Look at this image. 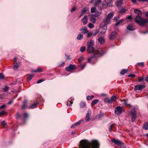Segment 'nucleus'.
I'll use <instances>...</instances> for the list:
<instances>
[{"instance_id": "obj_53", "label": "nucleus", "mask_w": 148, "mask_h": 148, "mask_svg": "<svg viewBox=\"0 0 148 148\" xmlns=\"http://www.w3.org/2000/svg\"><path fill=\"white\" fill-rule=\"evenodd\" d=\"M44 81H45V79H40L38 81H37V82L36 83L37 84L43 82Z\"/></svg>"}, {"instance_id": "obj_43", "label": "nucleus", "mask_w": 148, "mask_h": 148, "mask_svg": "<svg viewBox=\"0 0 148 148\" xmlns=\"http://www.w3.org/2000/svg\"><path fill=\"white\" fill-rule=\"evenodd\" d=\"M90 21L92 22L93 23H95L96 22V20L95 18L92 17L90 18Z\"/></svg>"}, {"instance_id": "obj_47", "label": "nucleus", "mask_w": 148, "mask_h": 148, "mask_svg": "<svg viewBox=\"0 0 148 148\" xmlns=\"http://www.w3.org/2000/svg\"><path fill=\"white\" fill-rule=\"evenodd\" d=\"M144 81V78L143 77H139L138 78V81L139 82H143Z\"/></svg>"}, {"instance_id": "obj_13", "label": "nucleus", "mask_w": 148, "mask_h": 148, "mask_svg": "<svg viewBox=\"0 0 148 148\" xmlns=\"http://www.w3.org/2000/svg\"><path fill=\"white\" fill-rule=\"evenodd\" d=\"M88 47L93 46L94 45V41L92 40H90L87 42Z\"/></svg>"}, {"instance_id": "obj_2", "label": "nucleus", "mask_w": 148, "mask_h": 148, "mask_svg": "<svg viewBox=\"0 0 148 148\" xmlns=\"http://www.w3.org/2000/svg\"><path fill=\"white\" fill-rule=\"evenodd\" d=\"M99 148V144L96 140H92L91 142L87 140H82L80 142L79 148Z\"/></svg>"}, {"instance_id": "obj_39", "label": "nucleus", "mask_w": 148, "mask_h": 148, "mask_svg": "<svg viewBox=\"0 0 148 148\" xmlns=\"http://www.w3.org/2000/svg\"><path fill=\"white\" fill-rule=\"evenodd\" d=\"M28 117V114L27 113H25L23 114L24 120H26Z\"/></svg>"}, {"instance_id": "obj_32", "label": "nucleus", "mask_w": 148, "mask_h": 148, "mask_svg": "<svg viewBox=\"0 0 148 148\" xmlns=\"http://www.w3.org/2000/svg\"><path fill=\"white\" fill-rule=\"evenodd\" d=\"M95 36V35H94L93 32L88 33L87 34V37L88 38H89L91 36Z\"/></svg>"}, {"instance_id": "obj_19", "label": "nucleus", "mask_w": 148, "mask_h": 148, "mask_svg": "<svg viewBox=\"0 0 148 148\" xmlns=\"http://www.w3.org/2000/svg\"><path fill=\"white\" fill-rule=\"evenodd\" d=\"M102 30L101 31V33L102 34H105L107 29V27H106V26H105L104 27L103 25V27L102 28Z\"/></svg>"}, {"instance_id": "obj_40", "label": "nucleus", "mask_w": 148, "mask_h": 148, "mask_svg": "<svg viewBox=\"0 0 148 148\" xmlns=\"http://www.w3.org/2000/svg\"><path fill=\"white\" fill-rule=\"evenodd\" d=\"M105 116V114L104 113H101L99 114L98 115V117L99 119L102 118Z\"/></svg>"}, {"instance_id": "obj_30", "label": "nucleus", "mask_w": 148, "mask_h": 148, "mask_svg": "<svg viewBox=\"0 0 148 148\" xmlns=\"http://www.w3.org/2000/svg\"><path fill=\"white\" fill-rule=\"evenodd\" d=\"M83 38V35L81 34H79L77 36V38L78 40H81Z\"/></svg>"}, {"instance_id": "obj_26", "label": "nucleus", "mask_w": 148, "mask_h": 148, "mask_svg": "<svg viewBox=\"0 0 148 148\" xmlns=\"http://www.w3.org/2000/svg\"><path fill=\"white\" fill-rule=\"evenodd\" d=\"M89 10V8H88L85 7L82 11V13L84 14H86L87 11Z\"/></svg>"}, {"instance_id": "obj_42", "label": "nucleus", "mask_w": 148, "mask_h": 148, "mask_svg": "<svg viewBox=\"0 0 148 148\" xmlns=\"http://www.w3.org/2000/svg\"><path fill=\"white\" fill-rule=\"evenodd\" d=\"M96 8L95 7H92L91 8V12L92 13L95 12L96 11Z\"/></svg>"}, {"instance_id": "obj_48", "label": "nucleus", "mask_w": 148, "mask_h": 148, "mask_svg": "<svg viewBox=\"0 0 148 148\" xmlns=\"http://www.w3.org/2000/svg\"><path fill=\"white\" fill-rule=\"evenodd\" d=\"M86 49V47L85 46L82 47L80 48V51L82 52H84Z\"/></svg>"}, {"instance_id": "obj_49", "label": "nucleus", "mask_w": 148, "mask_h": 148, "mask_svg": "<svg viewBox=\"0 0 148 148\" xmlns=\"http://www.w3.org/2000/svg\"><path fill=\"white\" fill-rule=\"evenodd\" d=\"M137 65L140 66L142 67L144 66V64L143 62H138L137 63Z\"/></svg>"}, {"instance_id": "obj_21", "label": "nucleus", "mask_w": 148, "mask_h": 148, "mask_svg": "<svg viewBox=\"0 0 148 148\" xmlns=\"http://www.w3.org/2000/svg\"><path fill=\"white\" fill-rule=\"evenodd\" d=\"M73 103V101L72 99H70L68 100L67 102L66 105L68 106H71Z\"/></svg>"}, {"instance_id": "obj_14", "label": "nucleus", "mask_w": 148, "mask_h": 148, "mask_svg": "<svg viewBox=\"0 0 148 148\" xmlns=\"http://www.w3.org/2000/svg\"><path fill=\"white\" fill-rule=\"evenodd\" d=\"M82 21L84 25H86L87 23L88 18L86 15H85L81 20Z\"/></svg>"}, {"instance_id": "obj_25", "label": "nucleus", "mask_w": 148, "mask_h": 148, "mask_svg": "<svg viewBox=\"0 0 148 148\" xmlns=\"http://www.w3.org/2000/svg\"><path fill=\"white\" fill-rule=\"evenodd\" d=\"M104 102L107 103H111L112 102V101L111 99L108 98H106L104 99Z\"/></svg>"}, {"instance_id": "obj_46", "label": "nucleus", "mask_w": 148, "mask_h": 148, "mask_svg": "<svg viewBox=\"0 0 148 148\" xmlns=\"http://www.w3.org/2000/svg\"><path fill=\"white\" fill-rule=\"evenodd\" d=\"M143 128L146 130L148 129V124L146 123L144 125Z\"/></svg>"}, {"instance_id": "obj_8", "label": "nucleus", "mask_w": 148, "mask_h": 148, "mask_svg": "<svg viewBox=\"0 0 148 148\" xmlns=\"http://www.w3.org/2000/svg\"><path fill=\"white\" fill-rule=\"evenodd\" d=\"M114 111L115 113L116 114L119 115L122 112V109L121 107L117 106L115 109Z\"/></svg>"}, {"instance_id": "obj_54", "label": "nucleus", "mask_w": 148, "mask_h": 148, "mask_svg": "<svg viewBox=\"0 0 148 148\" xmlns=\"http://www.w3.org/2000/svg\"><path fill=\"white\" fill-rule=\"evenodd\" d=\"M4 78V76L1 73H0V79H3Z\"/></svg>"}, {"instance_id": "obj_16", "label": "nucleus", "mask_w": 148, "mask_h": 148, "mask_svg": "<svg viewBox=\"0 0 148 148\" xmlns=\"http://www.w3.org/2000/svg\"><path fill=\"white\" fill-rule=\"evenodd\" d=\"M127 10V9H125L124 8H122L119 9V13L123 14L126 12Z\"/></svg>"}, {"instance_id": "obj_9", "label": "nucleus", "mask_w": 148, "mask_h": 148, "mask_svg": "<svg viewBox=\"0 0 148 148\" xmlns=\"http://www.w3.org/2000/svg\"><path fill=\"white\" fill-rule=\"evenodd\" d=\"M117 35L116 32H112L109 36V38L110 40H113L115 38Z\"/></svg>"}, {"instance_id": "obj_27", "label": "nucleus", "mask_w": 148, "mask_h": 148, "mask_svg": "<svg viewBox=\"0 0 148 148\" xmlns=\"http://www.w3.org/2000/svg\"><path fill=\"white\" fill-rule=\"evenodd\" d=\"M101 2V0H96L94 4L95 6L98 5Z\"/></svg>"}, {"instance_id": "obj_55", "label": "nucleus", "mask_w": 148, "mask_h": 148, "mask_svg": "<svg viewBox=\"0 0 148 148\" xmlns=\"http://www.w3.org/2000/svg\"><path fill=\"white\" fill-rule=\"evenodd\" d=\"M128 77H131L133 78L135 77V75L134 74H131L128 75Z\"/></svg>"}, {"instance_id": "obj_41", "label": "nucleus", "mask_w": 148, "mask_h": 148, "mask_svg": "<svg viewBox=\"0 0 148 148\" xmlns=\"http://www.w3.org/2000/svg\"><path fill=\"white\" fill-rule=\"evenodd\" d=\"M33 75H29L28 77V79L27 80V81H30L32 78Z\"/></svg>"}, {"instance_id": "obj_51", "label": "nucleus", "mask_w": 148, "mask_h": 148, "mask_svg": "<svg viewBox=\"0 0 148 148\" xmlns=\"http://www.w3.org/2000/svg\"><path fill=\"white\" fill-rule=\"evenodd\" d=\"M111 99L112 101V102L114 101H115L116 99L115 96L114 95L112 96L111 98Z\"/></svg>"}, {"instance_id": "obj_57", "label": "nucleus", "mask_w": 148, "mask_h": 148, "mask_svg": "<svg viewBox=\"0 0 148 148\" xmlns=\"http://www.w3.org/2000/svg\"><path fill=\"white\" fill-rule=\"evenodd\" d=\"M83 60V58L82 57L80 58L79 59H78V61L79 62H82Z\"/></svg>"}, {"instance_id": "obj_56", "label": "nucleus", "mask_w": 148, "mask_h": 148, "mask_svg": "<svg viewBox=\"0 0 148 148\" xmlns=\"http://www.w3.org/2000/svg\"><path fill=\"white\" fill-rule=\"evenodd\" d=\"M76 7H73L71 10V12H73L75 11L76 9Z\"/></svg>"}, {"instance_id": "obj_4", "label": "nucleus", "mask_w": 148, "mask_h": 148, "mask_svg": "<svg viewBox=\"0 0 148 148\" xmlns=\"http://www.w3.org/2000/svg\"><path fill=\"white\" fill-rule=\"evenodd\" d=\"M114 15V13L111 12L109 13L107 15L106 20L104 21L105 24H104V26H106L107 24L110 23V20L112 18Z\"/></svg>"}, {"instance_id": "obj_45", "label": "nucleus", "mask_w": 148, "mask_h": 148, "mask_svg": "<svg viewBox=\"0 0 148 148\" xmlns=\"http://www.w3.org/2000/svg\"><path fill=\"white\" fill-rule=\"evenodd\" d=\"M94 97V96L92 95L91 96H88L87 97V100H90L92 99Z\"/></svg>"}, {"instance_id": "obj_12", "label": "nucleus", "mask_w": 148, "mask_h": 148, "mask_svg": "<svg viewBox=\"0 0 148 148\" xmlns=\"http://www.w3.org/2000/svg\"><path fill=\"white\" fill-rule=\"evenodd\" d=\"M131 114L132 115V122H133L136 119V118L137 117V116L136 115V113L135 112H131Z\"/></svg>"}, {"instance_id": "obj_58", "label": "nucleus", "mask_w": 148, "mask_h": 148, "mask_svg": "<svg viewBox=\"0 0 148 148\" xmlns=\"http://www.w3.org/2000/svg\"><path fill=\"white\" fill-rule=\"evenodd\" d=\"M1 124L2 125H4V126H5V125H7L6 123L4 121H3L1 122Z\"/></svg>"}, {"instance_id": "obj_10", "label": "nucleus", "mask_w": 148, "mask_h": 148, "mask_svg": "<svg viewBox=\"0 0 148 148\" xmlns=\"http://www.w3.org/2000/svg\"><path fill=\"white\" fill-rule=\"evenodd\" d=\"M91 114V112L90 110H88V113H87L86 117L85 118V120L86 122H88L90 119V117Z\"/></svg>"}, {"instance_id": "obj_50", "label": "nucleus", "mask_w": 148, "mask_h": 148, "mask_svg": "<svg viewBox=\"0 0 148 148\" xmlns=\"http://www.w3.org/2000/svg\"><path fill=\"white\" fill-rule=\"evenodd\" d=\"M88 26L89 28H92L94 27V25L92 23H90L88 25Z\"/></svg>"}, {"instance_id": "obj_38", "label": "nucleus", "mask_w": 148, "mask_h": 148, "mask_svg": "<svg viewBox=\"0 0 148 148\" xmlns=\"http://www.w3.org/2000/svg\"><path fill=\"white\" fill-rule=\"evenodd\" d=\"M106 0H105V1L102 3V7L104 8H106L107 6V2L105 1Z\"/></svg>"}, {"instance_id": "obj_29", "label": "nucleus", "mask_w": 148, "mask_h": 148, "mask_svg": "<svg viewBox=\"0 0 148 148\" xmlns=\"http://www.w3.org/2000/svg\"><path fill=\"white\" fill-rule=\"evenodd\" d=\"M19 65L17 62L14 64L13 67L15 70H17L18 68Z\"/></svg>"}, {"instance_id": "obj_59", "label": "nucleus", "mask_w": 148, "mask_h": 148, "mask_svg": "<svg viewBox=\"0 0 148 148\" xmlns=\"http://www.w3.org/2000/svg\"><path fill=\"white\" fill-rule=\"evenodd\" d=\"M97 14H95V15H93V16L98 17L101 14V13L99 12H98L97 13Z\"/></svg>"}, {"instance_id": "obj_33", "label": "nucleus", "mask_w": 148, "mask_h": 148, "mask_svg": "<svg viewBox=\"0 0 148 148\" xmlns=\"http://www.w3.org/2000/svg\"><path fill=\"white\" fill-rule=\"evenodd\" d=\"M81 121H79L75 124L72 125V126H71V128L73 127L74 126H76L79 125L80 124Z\"/></svg>"}, {"instance_id": "obj_15", "label": "nucleus", "mask_w": 148, "mask_h": 148, "mask_svg": "<svg viewBox=\"0 0 148 148\" xmlns=\"http://www.w3.org/2000/svg\"><path fill=\"white\" fill-rule=\"evenodd\" d=\"M98 42H99L101 44H104L105 41L104 38L101 37H99L98 38Z\"/></svg>"}, {"instance_id": "obj_62", "label": "nucleus", "mask_w": 148, "mask_h": 148, "mask_svg": "<svg viewBox=\"0 0 148 148\" xmlns=\"http://www.w3.org/2000/svg\"><path fill=\"white\" fill-rule=\"evenodd\" d=\"M124 105L126 106L128 104L127 102L125 100H124Z\"/></svg>"}, {"instance_id": "obj_61", "label": "nucleus", "mask_w": 148, "mask_h": 148, "mask_svg": "<svg viewBox=\"0 0 148 148\" xmlns=\"http://www.w3.org/2000/svg\"><path fill=\"white\" fill-rule=\"evenodd\" d=\"M127 18L131 20L132 19H133V18L132 17L131 15L128 16L127 17Z\"/></svg>"}, {"instance_id": "obj_52", "label": "nucleus", "mask_w": 148, "mask_h": 148, "mask_svg": "<svg viewBox=\"0 0 148 148\" xmlns=\"http://www.w3.org/2000/svg\"><path fill=\"white\" fill-rule=\"evenodd\" d=\"M99 32V30L98 29H96L94 31V32H93V33H94V35L95 36L97 33H98Z\"/></svg>"}, {"instance_id": "obj_36", "label": "nucleus", "mask_w": 148, "mask_h": 148, "mask_svg": "<svg viewBox=\"0 0 148 148\" xmlns=\"http://www.w3.org/2000/svg\"><path fill=\"white\" fill-rule=\"evenodd\" d=\"M7 112L5 111H2L0 112V116H2L4 115H7Z\"/></svg>"}, {"instance_id": "obj_35", "label": "nucleus", "mask_w": 148, "mask_h": 148, "mask_svg": "<svg viewBox=\"0 0 148 148\" xmlns=\"http://www.w3.org/2000/svg\"><path fill=\"white\" fill-rule=\"evenodd\" d=\"M124 21V20L123 19H121V20H120L119 21L116 23L115 25V26H117L118 25H119L121 23H122Z\"/></svg>"}, {"instance_id": "obj_28", "label": "nucleus", "mask_w": 148, "mask_h": 148, "mask_svg": "<svg viewBox=\"0 0 148 148\" xmlns=\"http://www.w3.org/2000/svg\"><path fill=\"white\" fill-rule=\"evenodd\" d=\"M27 106V101L26 100H25L24 101L22 107V109H24Z\"/></svg>"}, {"instance_id": "obj_37", "label": "nucleus", "mask_w": 148, "mask_h": 148, "mask_svg": "<svg viewBox=\"0 0 148 148\" xmlns=\"http://www.w3.org/2000/svg\"><path fill=\"white\" fill-rule=\"evenodd\" d=\"M86 105V103L85 102H81L80 104V107L81 108H84Z\"/></svg>"}, {"instance_id": "obj_18", "label": "nucleus", "mask_w": 148, "mask_h": 148, "mask_svg": "<svg viewBox=\"0 0 148 148\" xmlns=\"http://www.w3.org/2000/svg\"><path fill=\"white\" fill-rule=\"evenodd\" d=\"M43 71V69L40 67H38L36 69L33 71V72L40 73Z\"/></svg>"}, {"instance_id": "obj_20", "label": "nucleus", "mask_w": 148, "mask_h": 148, "mask_svg": "<svg viewBox=\"0 0 148 148\" xmlns=\"http://www.w3.org/2000/svg\"><path fill=\"white\" fill-rule=\"evenodd\" d=\"M127 29L128 30L131 31H133L135 29L132 25H129L127 27Z\"/></svg>"}, {"instance_id": "obj_63", "label": "nucleus", "mask_w": 148, "mask_h": 148, "mask_svg": "<svg viewBox=\"0 0 148 148\" xmlns=\"http://www.w3.org/2000/svg\"><path fill=\"white\" fill-rule=\"evenodd\" d=\"M119 18V17H114V18L113 19V20H114L115 21H116L118 20V18Z\"/></svg>"}, {"instance_id": "obj_24", "label": "nucleus", "mask_w": 148, "mask_h": 148, "mask_svg": "<svg viewBox=\"0 0 148 148\" xmlns=\"http://www.w3.org/2000/svg\"><path fill=\"white\" fill-rule=\"evenodd\" d=\"M99 100L98 99H95L92 101L91 103V106L92 107L99 102Z\"/></svg>"}, {"instance_id": "obj_1", "label": "nucleus", "mask_w": 148, "mask_h": 148, "mask_svg": "<svg viewBox=\"0 0 148 148\" xmlns=\"http://www.w3.org/2000/svg\"><path fill=\"white\" fill-rule=\"evenodd\" d=\"M87 50L89 53H92L93 52V55L88 60V62H90L93 61H96L98 58L101 56L103 54L102 51H100L98 50H95L93 46L87 47Z\"/></svg>"}, {"instance_id": "obj_23", "label": "nucleus", "mask_w": 148, "mask_h": 148, "mask_svg": "<svg viewBox=\"0 0 148 148\" xmlns=\"http://www.w3.org/2000/svg\"><path fill=\"white\" fill-rule=\"evenodd\" d=\"M128 71V69H123L121 70L120 72V74L121 75H124Z\"/></svg>"}, {"instance_id": "obj_5", "label": "nucleus", "mask_w": 148, "mask_h": 148, "mask_svg": "<svg viewBox=\"0 0 148 148\" xmlns=\"http://www.w3.org/2000/svg\"><path fill=\"white\" fill-rule=\"evenodd\" d=\"M112 142L114 143L115 145H118L120 147L123 146V148H126L124 145V143L118 139H114L112 140Z\"/></svg>"}, {"instance_id": "obj_6", "label": "nucleus", "mask_w": 148, "mask_h": 148, "mask_svg": "<svg viewBox=\"0 0 148 148\" xmlns=\"http://www.w3.org/2000/svg\"><path fill=\"white\" fill-rule=\"evenodd\" d=\"M76 68V67L75 65L70 64L69 66H67L65 68V70L68 72H71L73 70L75 69Z\"/></svg>"}, {"instance_id": "obj_64", "label": "nucleus", "mask_w": 148, "mask_h": 148, "mask_svg": "<svg viewBox=\"0 0 148 148\" xmlns=\"http://www.w3.org/2000/svg\"><path fill=\"white\" fill-rule=\"evenodd\" d=\"M145 80L147 82H148V76L145 78Z\"/></svg>"}, {"instance_id": "obj_44", "label": "nucleus", "mask_w": 148, "mask_h": 148, "mask_svg": "<svg viewBox=\"0 0 148 148\" xmlns=\"http://www.w3.org/2000/svg\"><path fill=\"white\" fill-rule=\"evenodd\" d=\"M9 88L7 86H5L4 88H3V90L4 92L7 91L9 89Z\"/></svg>"}, {"instance_id": "obj_17", "label": "nucleus", "mask_w": 148, "mask_h": 148, "mask_svg": "<svg viewBox=\"0 0 148 148\" xmlns=\"http://www.w3.org/2000/svg\"><path fill=\"white\" fill-rule=\"evenodd\" d=\"M122 0H118L116 2V5L117 7H120L122 5Z\"/></svg>"}, {"instance_id": "obj_31", "label": "nucleus", "mask_w": 148, "mask_h": 148, "mask_svg": "<svg viewBox=\"0 0 148 148\" xmlns=\"http://www.w3.org/2000/svg\"><path fill=\"white\" fill-rule=\"evenodd\" d=\"M38 103H34L33 105H31L30 106H29V108H36L38 106Z\"/></svg>"}, {"instance_id": "obj_34", "label": "nucleus", "mask_w": 148, "mask_h": 148, "mask_svg": "<svg viewBox=\"0 0 148 148\" xmlns=\"http://www.w3.org/2000/svg\"><path fill=\"white\" fill-rule=\"evenodd\" d=\"M113 1L112 0H110L107 2V6L110 7L112 5Z\"/></svg>"}, {"instance_id": "obj_60", "label": "nucleus", "mask_w": 148, "mask_h": 148, "mask_svg": "<svg viewBox=\"0 0 148 148\" xmlns=\"http://www.w3.org/2000/svg\"><path fill=\"white\" fill-rule=\"evenodd\" d=\"M86 63H83V64H82L81 67V68L82 69H83L84 67H85V66L86 65Z\"/></svg>"}, {"instance_id": "obj_11", "label": "nucleus", "mask_w": 148, "mask_h": 148, "mask_svg": "<svg viewBox=\"0 0 148 148\" xmlns=\"http://www.w3.org/2000/svg\"><path fill=\"white\" fill-rule=\"evenodd\" d=\"M80 31H82V33L84 34H86L88 32L87 28L85 26L82 27L80 29Z\"/></svg>"}, {"instance_id": "obj_3", "label": "nucleus", "mask_w": 148, "mask_h": 148, "mask_svg": "<svg viewBox=\"0 0 148 148\" xmlns=\"http://www.w3.org/2000/svg\"><path fill=\"white\" fill-rule=\"evenodd\" d=\"M134 11L138 15L136 16L135 18V22L138 25L141 26H144L148 23V19L143 18L140 15H141L142 12L140 10L138 9H136Z\"/></svg>"}, {"instance_id": "obj_7", "label": "nucleus", "mask_w": 148, "mask_h": 148, "mask_svg": "<svg viewBox=\"0 0 148 148\" xmlns=\"http://www.w3.org/2000/svg\"><path fill=\"white\" fill-rule=\"evenodd\" d=\"M145 87V85H138L135 86L134 90H140L144 89Z\"/></svg>"}, {"instance_id": "obj_22", "label": "nucleus", "mask_w": 148, "mask_h": 148, "mask_svg": "<svg viewBox=\"0 0 148 148\" xmlns=\"http://www.w3.org/2000/svg\"><path fill=\"white\" fill-rule=\"evenodd\" d=\"M15 117L16 119H21V115L18 112L16 113L15 115Z\"/></svg>"}]
</instances>
